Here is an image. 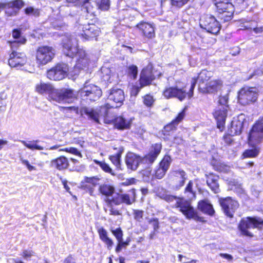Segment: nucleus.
Returning <instances> with one entry per match:
<instances>
[{
  "label": "nucleus",
  "instance_id": "obj_27",
  "mask_svg": "<svg viewBox=\"0 0 263 263\" xmlns=\"http://www.w3.org/2000/svg\"><path fill=\"white\" fill-rule=\"evenodd\" d=\"M54 86L49 83L40 82L35 87V91L41 95H47L48 99L52 101L55 91Z\"/></svg>",
  "mask_w": 263,
  "mask_h": 263
},
{
  "label": "nucleus",
  "instance_id": "obj_12",
  "mask_svg": "<svg viewBox=\"0 0 263 263\" xmlns=\"http://www.w3.org/2000/svg\"><path fill=\"white\" fill-rule=\"evenodd\" d=\"M172 159L168 154H165L156 166L152 174V180L161 179L166 175L168 170Z\"/></svg>",
  "mask_w": 263,
  "mask_h": 263
},
{
  "label": "nucleus",
  "instance_id": "obj_44",
  "mask_svg": "<svg viewBox=\"0 0 263 263\" xmlns=\"http://www.w3.org/2000/svg\"><path fill=\"white\" fill-rule=\"evenodd\" d=\"M93 162L99 165L102 171L105 173H108L112 176L115 175V173L112 168L110 167L109 165L106 163L104 161H99L96 159L93 160Z\"/></svg>",
  "mask_w": 263,
  "mask_h": 263
},
{
  "label": "nucleus",
  "instance_id": "obj_26",
  "mask_svg": "<svg viewBox=\"0 0 263 263\" xmlns=\"http://www.w3.org/2000/svg\"><path fill=\"white\" fill-rule=\"evenodd\" d=\"M12 36L14 39L13 41H8L7 43L10 48L19 47L20 45H24L27 42V39L22 35L21 28H14L11 31Z\"/></svg>",
  "mask_w": 263,
  "mask_h": 263
},
{
  "label": "nucleus",
  "instance_id": "obj_21",
  "mask_svg": "<svg viewBox=\"0 0 263 263\" xmlns=\"http://www.w3.org/2000/svg\"><path fill=\"white\" fill-rule=\"evenodd\" d=\"M100 28L95 24H88L83 26L81 37L85 40H97L101 33Z\"/></svg>",
  "mask_w": 263,
  "mask_h": 263
},
{
  "label": "nucleus",
  "instance_id": "obj_15",
  "mask_svg": "<svg viewBox=\"0 0 263 263\" xmlns=\"http://www.w3.org/2000/svg\"><path fill=\"white\" fill-rule=\"evenodd\" d=\"M155 79L156 77L153 72V65L150 62L141 70L139 83L141 87H144L151 85Z\"/></svg>",
  "mask_w": 263,
  "mask_h": 263
},
{
  "label": "nucleus",
  "instance_id": "obj_61",
  "mask_svg": "<svg viewBox=\"0 0 263 263\" xmlns=\"http://www.w3.org/2000/svg\"><path fill=\"white\" fill-rule=\"evenodd\" d=\"M136 183V179L135 178H129L126 179L125 181L122 183L123 186H128L135 184Z\"/></svg>",
  "mask_w": 263,
  "mask_h": 263
},
{
  "label": "nucleus",
  "instance_id": "obj_37",
  "mask_svg": "<svg viewBox=\"0 0 263 263\" xmlns=\"http://www.w3.org/2000/svg\"><path fill=\"white\" fill-rule=\"evenodd\" d=\"M243 127V122L240 120L232 121L228 130L234 136L239 135L241 133Z\"/></svg>",
  "mask_w": 263,
  "mask_h": 263
},
{
  "label": "nucleus",
  "instance_id": "obj_55",
  "mask_svg": "<svg viewBox=\"0 0 263 263\" xmlns=\"http://www.w3.org/2000/svg\"><path fill=\"white\" fill-rule=\"evenodd\" d=\"M109 5V0H101L99 4V8L102 10H108Z\"/></svg>",
  "mask_w": 263,
  "mask_h": 263
},
{
  "label": "nucleus",
  "instance_id": "obj_20",
  "mask_svg": "<svg viewBox=\"0 0 263 263\" xmlns=\"http://www.w3.org/2000/svg\"><path fill=\"white\" fill-rule=\"evenodd\" d=\"M135 27L145 38L152 39L155 37V26L153 23L141 21Z\"/></svg>",
  "mask_w": 263,
  "mask_h": 263
},
{
  "label": "nucleus",
  "instance_id": "obj_46",
  "mask_svg": "<svg viewBox=\"0 0 263 263\" xmlns=\"http://www.w3.org/2000/svg\"><path fill=\"white\" fill-rule=\"evenodd\" d=\"M143 104L148 108H152L155 102V99L150 93H146L142 97Z\"/></svg>",
  "mask_w": 263,
  "mask_h": 263
},
{
  "label": "nucleus",
  "instance_id": "obj_5",
  "mask_svg": "<svg viewBox=\"0 0 263 263\" xmlns=\"http://www.w3.org/2000/svg\"><path fill=\"white\" fill-rule=\"evenodd\" d=\"M258 90L255 87L243 86L237 91V103L246 106L255 103L258 98Z\"/></svg>",
  "mask_w": 263,
  "mask_h": 263
},
{
  "label": "nucleus",
  "instance_id": "obj_33",
  "mask_svg": "<svg viewBox=\"0 0 263 263\" xmlns=\"http://www.w3.org/2000/svg\"><path fill=\"white\" fill-rule=\"evenodd\" d=\"M80 112L82 116H86L88 119L97 123H100V113L99 110H96L85 106L81 108Z\"/></svg>",
  "mask_w": 263,
  "mask_h": 263
},
{
  "label": "nucleus",
  "instance_id": "obj_45",
  "mask_svg": "<svg viewBox=\"0 0 263 263\" xmlns=\"http://www.w3.org/2000/svg\"><path fill=\"white\" fill-rule=\"evenodd\" d=\"M184 193L186 195L189 199L192 200L196 198V192L193 190V183L190 180L184 190Z\"/></svg>",
  "mask_w": 263,
  "mask_h": 263
},
{
  "label": "nucleus",
  "instance_id": "obj_23",
  "mask_svg": "<svg viewBox=\"0 0 263 263\" xmlns=\"http://www.w3.org/2000/svg\"><path fill=\"white\" fill-rule=\"evenodd\" d=\"M74 54H71L70 56L77 57L75 66L79 69H83L87 67L89 64L90 60L86 50L82 48H77L75 49Z\"/></svg>",
  "mask_w": 263,
  "mask_h": 263
},
{
  "label": "nucleus",
  "instance_id": "obj_11",
  "mask_svg": "<svg viewBox=\"0 0 263 263\" xmlns=\"http://www.w3.org/2000/svg\"><path fill=\"white\" fill-rule=\"evenodd\" d=\"M186 107L183 108L170 122L164 126L161 130L162 135L165 140H168L169 137L174 133L179 123L182 122L186 114Z\"/></svg>",
  "mask_w": 263,
  "mask_h": 263
},
{
  "label": "nucleus",
  "instance_id": "obj_18",
  "mask_svg": "<svg viewBox=\"0 0 263 263\" xmlns=\"http://www.w3.org/2000/svg\"><path fill=\"white\" fill-rule=\"evenodd\" d=\"M169 178L174 184L175 190H179L184 186L187 179V175L183 170H173L170 173Z\"/></svg>",
  "mask_w": 263,
  "mask_h": 263
},
{
  "label": "nucleus",
  "instance_id": "obj_41",
  "mask_svg": "<svg viewBox=\"0 0 263 263\" xmlns=\"http://www.w3.org/2000/svg\"><path fill=\"white\" fill-rule=\"evenodd\" d=\"M113 108H114V107L108 103L99 107V111L100 113V117H102L104 118V122L105 123L106 121L111 119H110L109 110Z\"/></svg>",
  "mask_w": 263,
  "mask_h": 263
},
{
  "label": "nucleus",
  "instance_id": "obj_50",
  "mask_svg": "<svg viewBox=\"0 0 263 263\" xmlns=\"http://www.w3.org/2000/svg\"><path fill=\"white\" fill-rule=\"evenodd\" d=\"M38 140H35L33 141H30L29 143H25V146L28 148L33 151V150H43L44 149L43 146L39 145L37 144Z\"/></svg>",
  "mask_w": 263,
  "mask_h": 263
},
{
  "label": "nucleus",
  "instance_id": "obj_13",
  "mask_svg": "<svg viewBox=\"0 0 263 263\" xmlns=\"http://www.w3.org/2000/svg\"><path fill=\"white\" fill-rule=\"evenodd\" d=\"M218 202L225 216L230 219L234 218L239 206L238 202L231 197H220L218 199Z\"/></svg>",
  "mask_w": 263,
  "mask_h": 263
},
{
  "label": "nucleus",
  "instance_id": "obj_62",
  "mask_svg": "<svg viewBox=\"0 0 263 263\" xmlns=\"http://www.w3.org/2000/svg\"><path fill=\"white\" fill-rule=\"evenodd\" d=\"M22 163L27 167L29 171L36 170V167L30 165L29 161L27 160H22Z\"/></svg>",
  "mask_w": 263,
  "mask_h": 263
},
{
  "label": "nucleus",
  "instance_id": "obj_58",
  "mask_svg": "<svg viewBox=\"0 0 263 263\" xmlns=\"http://www.w3.org/2000/svg\"><path fill=\"white\" fill-rule=\"evenodd\" d=\"M143 88V87H141V86L139 85V86H133L131 89L130 91V94L131 96H134L136 97L138 95L139 92L140 91V89L141 88Z\"/></svg>",
  "mask_w": 263,
  "mask_h": 263
},
{
  "label": "nucleus",
  "instance_id": "obj_49",
  "mask_svg": "<svg viewBox=\"0 0 263 263\" xmlns=\"http://www.w3.org/2000/svg\"><path fill=\"white\" fill-rule=\"evenodd\" d=\"M211 165L213 167V169L216 171L221 172L224 168V165L213 158L210 162Z\"/></svg>",
  "mask_w": 263,
  "mask_h": 263
},
{
  "label": "nucleus",
  "instance_id": "obj_29",
  "mask_svg": "<svg viewBox=\"0 0 263 263\" xmlns=\"http://www.w3.org/2000/svg\"><path fill=\"white\" fill-rule=\"evenodd\" d=\"M197 209L203 214L213 217L215 215V211L213 205L208 199H204L199 200L197 204Z\"/></svg>",
  "mask_w": 263,
  "mask_h": 263
},
{
  "label": "nucleus",
  "instance_id": "obj_57",
  "mask_svg": "<svg viewBox=\"0 0 263 263\" xmlns=\"http://www.w3.org/2000/svg\"><path fill=\"white\" fill-rule=\"evenodd\" d=\"M63 151H65L67 153H69L70 154H73L76 156H79L81 155L80 152L79 151L78 148L73 147H66L62 149Z\"/></svg>",
  "mask_w": 263,
  "mask_h": 263
},
{
  "label": "nucleus",
  "instance_id": "obj_59",
  "mask_svg": "<svg viewBox=\"0 0 263 263\" xmlns=\"http://www.w3.org/2000/svg\"><path fill=\"white\" fill-rule=\"evenodd\" d=\"M148 222L152 223L154 230L158 231L159 228V222L158 218H152L149 220Z\"/></svg>",
  "mask_w": 263,
  "mask_h": 263
},
{
  "label": "nucleus",
  "instance_id": "obj_31",
  "mask_svg": "<svg viewBox=\"0 0 263 263\" xmlns=\"http://www.w3.org/2000/svg\"><path fill=\"white\" fill-rule=\"evenodd\" d=\"M206 178V182L208 186L211 191L215 194L220 192L219 184L218 180L219 179V175L214 173H209L205 175Z\"/></svg>",
  "mask_w": 263,
  "mask_h": 263
},
{
  "label": "nucleus",
  "instance_id": "obj_51",
  "mask_svg": "<svg viewBox=\"0 0 263 263\" xmlns=\"http://www.w3.org/2000/svg\"><path fill=\"white\" fill-rule=\"evenodd\" d=\"M229 101V96L228 95H225L223 96H219L218 97V104L219 105L222 106V108H228Z\"/></svg>",
  "mask_w": 263,
  "mask_h": 263
},
{
  "label": "nucleus",
  "instance_id": "obj_43",
  "mask_svg": "<svg viewBox=\"0 0 263 263\" xmlns=\"http://www.w3.org/2000/svg\"><path fill=\"white\" fill-rule=\"evenodd\" d=\"M6 8H11L18 11L25 5L23 0H12L10 2H5Z\"/></svg>",
  "mask_w": 263,
  "mask_h": 263
},
{
  "label": "nucleus",
  "instance_id": "obj_52",
  "mask_svg": "<svg viewBox=\"0 0 263 263\" xmlns=\"http://www.w3.org/2000/svg\"><path fill=\"white\" fill-rule=\"evenodd\" d=\"M61 110H63L65 114L74 112L76 114H78L79 109L78 106H72L69 107H61Z\"/></svg>",
  "mask_w": 263,
  "mask_h": 263
},
{
  "label": "nucleus",
  "instance_id": "obj_53",
  "mask_svg": "<svg viewBox=\"0 0 263 263\" xmlns=\"http://www.w3.org/2000/svg\"><path fill=\"white\" fill-rule=\"evenodd\" d=\"M144 212L140 210H133V216L135 220L141 222L143 218Z\"/></svg>",
  "mask_w": 263,
  "mask_h": 263
},
{
  "label": "nucleus",
  "instance_id": "obj_4",
  "mask_svg": "<svg viewBox=\"0 0 263 263\" xmlns=\"http://www.w3.org/2000/svg\"><path fill=\"white\" fill-rule=\"evenodd\" d=\"M263 226V219L257 217L248 216L242 218L237 226V228L242 236L252 238L254 237L249 229H261Z\"/></svg>",
  "mask_w": 263,
  "mask_h": 263
},
{
  "label": "nucleus",
  "instance_id": "obj_3",
  "mask_svg": "<svg viewBox=\"0 0 263 263\" xmlns=\"http://www.w3.org/2000/svg\"><path fill=\"white\" fill-rule=\"evenodd\" d=\"M165 200L168 202L175 200V203L172 206V208L178 209L186 219H193L196 221L202 222L205 221L204 220V217L198 215V212L195 210L189 200L185 199L183 197L174 195L166 196L165 197Z\"/></svg>",
  "mask_w": 263,
  "mask_h": 263
},
{
  "label": "nucleus",
  "instance_id": "obj_42",
  "mask_svg": "<svg viewBox=\"0 0 263 263\" xmlns=\"http://www.w3.org/2000/svg\"><path fill=\"white\" fill-rule=\"evenodd\" d=\"M252 149L245 150L241 155V158H252L256 157L259 154L260 149L258 147L254 145Z\"/></svg>",
  "mask_w": 263,
  "mask_h": 263
},
{
  "label": "nucleus",
  "instance_id": "obj_28",
  "mask_svg": "<svg viewBox=\"0 0 263 263\" xmlns=\"http://www.w3.org/2000/svg\"><path fill=\"white\" fill-rule=\"evenodd\" d=\"M110 232L117 239V243L115 248V251L118 254L123 250L126 249L127 247L123 240V231L121 228L118 227L115 229H111Z\"/></svg>",
  "mask_w": 263,
  "mask_h": 263
},
{
  "label": "nucleus",
  "instance_id": "obj_9",
  "mask_svg": "<svg viewBox=\"0 0 263 263\" xmlns=\"http://www.w3.org/2000/svg\"><path fill=\"white\" fill-rule=\"evenodd\" d=\"M18 48H10L8 52V64L11 68L20 69L26 65L28 58L24 52L17 51Z\"/></svg>",
  "mask_w": 263,
  "mask_h": 263
},
{
  "label": "nucleus",
  "instance_id": "obj_19",
  "mask_svg": "<svg viewBox=\"0 0 263 263\" xmlns=\"http://www.w3.org/2000/svg\"><path fill=\"white\" fill-rule=\"evenodd\" d=\"M162 149L161 142L152 144L150 146L149 152L144 155L145 164L152 165L157 160Z\"/></svg>",
  "mask_w": 263,
  "mask_h": 263
},
{
  "label": "nucleus",
  "instance_id": "obj_63",
  "mask_svg": "<svg viewBox=\"0 0 263 263\" xmlns=\"http://www.w3.org/2000/svg\"><path fill=\"white\" fill-rule=\"evenodd\" d=\"M62 263H74V259L72 255L69 254L64 259Z\"/></svg>",
  "mask_w": 263,
  "mask_h": 263
},
{
  "label": "nucleus",
  "instance_id": "obj_2",
  "mask_svg": "<svg viewBox=\"0 0 263 263\" xmlns=\"http://www.w3.org/2000/svg\"><path fill=\"white\" fill-rule=\"evenodd\" d=\"M213 76L210 71L203 69L193 77L190 86L191 92L194 95L196 83H198V91L202 94H215L223 86V81L220 79L212 80Z\"/></svg>",
  "mask_w": 263,
  "mask_h": 263
},
{
  "label": "nucleus",
  "instance_id": "obj_47",
  "mask_svg": "<svg viewBox=\"0 0 263 263\" xmlns=\"http://www.w3.org/2000/svg\"><path fill=\"white\" fill-rule=\"evenodd\" d=\"M138 72V67L135 65H130L127 68L126 73L128 76L132 79L135 80L137 78Z\"/></svg>",
  "mask_w": 263,
  "mask_h": 263
},
{
  "label": "nucleus",
  "instance_id": "obj_17",
  "mask_svg": "<svg viewBox=\"0 0 263 263\" xmlns=\"http://www.w3.org/2000/svg\"><path fill=\"white\" fill-rule=\"evenodd\" d=\"M74 90L72 88H67L61 89H55L52 101L58 103L68 102L69 100L76 98Z\"/></svg>",
  "mask_w": 263,
  "mask_h": 263
},
{
  "label": "nucleus",
  "instance_id": "obj_14",
  "mask_svg": "<svg viewBox=\"0 0 263 263\" xmlns=\"http://www.w3.org/2000/svg\"><path fill=\"white\" fill-rule=\"evenodd\" d=\"M200 26L208 32L217 34L221 29V26L215 17L211 14H204L200 20Z\"/></svg>",
  "mask_w": 263,
  "mask_h": 263
},
{
  "label": "nucleus",
  "instance_id": "obj_60",
  "mask_svg": "<svg viewBox=\"0 0 263 263\" xmlns=\"http://www.w3.org/2000/svg\"><path fill=\"white\" fill-rule=\"evenodd\" d=\"M89 1L90 0H65V1L68 3H73L81 5H84L85 4L88 3Z\"/></svg>",
  "mask_w": 263,
  "mask_h": 263
},
{
  "label": "nucleus",
  "instance_id": "obj_6",
  "mask_svg": "<svg viewBox=\"0 0 263 263\" xmlns=\"http://www.w3.org/2000/svg\"><path fill=\"white\" fill-rule=\"evenodd\" d=\"M55 56L54 48L48 45H42L37 47L34 53V59L39 67L51 62Z\"/></svg>",
  "mask_w": 263,
  "mask_h": 263
},
{
  "label": "nucleus",
  "instance_id": "obj_8",
  "mask_svg": "<svg viewBox=\"0 0 263 263\" xmlns=\"http://www.w3.org/2000/svg\"><path fill=\"white\" fill-rule=\"evenodd\" d=\"M69 73V66L67 63L59 62L46 71V77L51 81H59L66 78Z\"/></svg>",
  "mask_w": 263,
  "mask_h": 263
},
{
  "label": "nucleus",
  "instance_id": "obj_39",
  "mask_svg": "<svg viewBox=\"0 0 263 263\" xmlns=\"http://www.w3.org/2000/svg\"><path fill=\"white\" fill-rule=\"evenodd\" d=\"M123 151L124 149L122 147L120 148L116 154L109 155L108 157L109 160L116 167V168L119 170H121V156Z\"/></svg>",
  "mask_w": 263,
  "mask_h": 263
},
{
  "label": "nucleus",
  "instance_id": "obj_24",
  "mask_svg": "<svg viewBox=\"0 0 263 263\" xmlns=\"http://www.w3.org/2000/svg\"><path fill=\"white\" fill-rule=\"evenodd\" d=\"M228 111L227 108H222L215 109L213 112V117L216 122V127L220 132L225 129Z\"/></svg>",
  "mask_w": 263,
  "mask_h": 263
},
{
  "label": "nucleus",
  "instance_id": "obj_35",
  "mask_svg": "<svg viewBox=\"0 0 263 263\" xmlns=\"http://www.w3.org/2000/svg\"><path fill=\"white\" fill-rule=\"evenodd\" d=\"M50 165L51 167H55L59 170H63L68 167L69 166V161L66 157L61 156L55 159L51 160L50 161Z\"/></svg>",
  "mask_w": 263,
  "mask_h": 263
},
{
  "label": "nucleus",
  "instance_id": "obj_22",
  "mask_svg": "<svg viewBox=\"0 0 263 263\" xmlns=\"http://www.w3.org/2000/svg\"><path fill=\"white\" fill-rule=\"evenodd\" d=\"M100 178L96 176L92 177H84L81 182L80 188L88 193L90 196H93L95 187L99 184Z\"/></svg>",
  "mask_w": 263,
  "mask_h": 263
},
{
  "label": "nucleus",
  "instance_id": "obj_25",
  "mask_svg": "<svg viewBox=\"0 0 263 263\" xmlns=\"http://www.w3.org/2000/svg\"><path fill=\"white\" fill-rule=\"evenodd\" d=\"M106 123L112 124L115 128L123 130L130 129L132 126V120H127L123 116H119L107 120Z\"/></svg>",
  "mask_w": 263,
  "mask_h": 263
},
{
  "label": "nucleus",
  "instance_id": "obj_34",
  "mask_svg": "<svg viewBox=\"0 0 263 263\" xmlns=\"http://www.w3.org/2000/svg\"><path fill=\"white\" fill-rule=\"evenodd\" d=\"M99 238L104 242L108 250H110L114 245V240L109 237L107 231L103 227L98 230Z\"/></svg>",
  "mask_w": 263,
  "mask_h": 263
},
{
  "label": "nucleus",
  "instance_id": "obj_36",
  "mask_svg": "<svg viewBox=\"0 0 263 263\" xmlns=\"http://www.w3.org/2000/svg\"><path fill=\"white\" fill-rule=\"evenodd\" d=\"M215 7L216 14L223 12V10L229 9L234 6L232 2L229 0H219L213 2Z\"/></svg>",
  "mask_w": 263,
  "mask_h": 263
},
{
  "label": "nucleus",
  "instance_id": "obj_32",
  "mask_svg": "<svg viewBox=\"0 0 263 263\" xmlns=\"http://www.w3.org/2000/svg\"><path fill=\"white\" fill-rule=\"evenodd\" d=\"M108 98L116 103L115 107H118L123 104L125 97L124 92L122 89L113 88L110 90Z\"/></svg>",
  "mask_w": 263,
  "mask_h": 263
},
{
  "label": "nucleus",
  "instance_id": "obj_54",
  "mask_svg": "<svg viewBox=\"0 0 263 263\" xmlns=\"http://www.w3.org/2000/svg\"><path fill=\"white\" fill-rule=\"evenodd\" d=\"M172 6L176 8H181L186 4L190 0H171Z\"/></svg>",
  "mask_w": 263,
  "mask_h": 263
},
{
  "label": "nucleus",
  "instance_id": "obj_1",
  "mask_svg": "<svg viewBox=\"0 0 263 263\" xmlns=\"http://www.w3.org/2000/svg\"><path fill=\"white\" fill-rule=\"evenodd\" d=\"M99 193L105 197L104 201L107 207L109 208V214L114 216L121 215L120 211L114 208L122 204L129 205L136 201V190L132 188L127 193H116L115 187L110 183H102L98 188Z\"/></svg>",
  "mask_w": 263,
  "mask_h": 263
},
{
  "label": "nucleus",
  "instance_id": "obj_10",
  "mask_svg": "<svg viewBox=\"0 0 263 263\" xmlns=\"http://www.w3.org/2000/svg\"><path fill=\"white\" fill-rule=\"evenodd\" d=\"M162 95L166 99L177 98L180 101L186 99H191L194 96L190 88L186 92L183 87L179 88L177 86L165 87L162 91Z\"/></svg>",
  "mask_w": 263,
  "mask_h": 263
},
{
  "label": "nucleus",
  "instance_id": "obj_7",
  "mask_svg": "<svg viewBox=\"0 0 263 263\" xmlns=\"http://www.w3.org/2000/svg\"><path fill=\"white\" fill-rule=\"evenodd\" d=\"M80 98L86 102H95L102 95V90L97 85L86 82L78 91Z\"/></svg>",
  "mask_w": 263,
  "mask_h": 263
},
{
  "label": "nucleus",
  "instance_id": "obj_30",
  "mask_svg": "<svg viewBox=\"0 0 263 263\" xmlns=\"http://www.w3.org/2000/svg\"><path fill=\"white\" fill-rule=\"evenodd\" d=\"M263 139V132H260L256 127L252 125L248 134L247 142L249 146H253L261 142Z\"/></svg>",
  "mask_w": 263,
  "mask_h": 263
},
{
  "label": "nucleus",
  "instance_id": "obj_48",
  "mask_svg": "<svg viewBox=\"0 0 263 263\" xmlns=\"http://www.w3.org/2000/svg\"><path fill=\"white\" fill-rule=\"evenodd\" d=\"M24 13L27 15H32L34 17H39L40 15V9L34 8L33 7H27L24 9Z\"/></svg>",
  "mask_w": 263,
  "mask_h": 263
},
{
  "label": "nucleus",
  "instance_id": "obj_56",
  "mask_svg": "<svg viewBox=\"0 0 263 263\" xmlns=\"http://www.w3.org/2000/svg\"><path fill=\"white\" fill-rule=\"evenodd\" d=\"M34 252L32 250H24L22 253V257L25 259H30L34 255Z\"/></svg>",
  "mask_w": 263,
  "mask_h": 263
},
{
  "label": "nucleus",
  "instance_id": "obj_38",
  "mask_svg": "<svg viewBox=\"0 0 263 263\" xmlns=\"http://www.w3.org/2000/svg\"><path fill=\"white\" fill-rule=\"evenodd\" d=\"M235 11L234 7L233 6L229 9L223 10V12L217 14V17L222 22L230 21L234 16Z\"/></svg>",
  "mask_w": 263,
  "mask_h": 263
},
{
  "label": "nucleus",
  "instance_id": "obj_40",
  "mask_svg": "<svg viewBox=\"0 0 263 263\" xmlns=\"http://www.w3.org/2000/svg\"><path fill=\"white\" fill-rule=\"evenodd\" d=\"M234 136L230 132H228V130L224 133L220 139V144L222 147H228L233 145L234 143Z\"/></svg>",
  "mask_w": 263,
  "mask_h": 263
},
{
  "label": "nucleus",
  "instance_id": "obj_16",
  "mask_svg": "<svg viewBox=\"0 0 263 263\" xmlns=\"http://www.w3.org/2000/svg\"><path fill=\"white\" fill-rule=\"evenodd\" d=\"M143 156L132 152H128L125 156L124 161L127 169L130 171H135L141 163L145 164Z\"/></svg>",
  "mask_w": 263,
  "mask_h": 263
},
{
  "label": "nucleus",
  "instance_id": "obj_64",
  "mask_svg": "<svg viewBox=\"0 0 263 263\" xmlns=\"http://www.w3.org/2000/svg\"><path fill=\"white\" fill-rule=\"evenodd\" d=\"M6 98V95L4 92H1L0 93V104L1 106L0 107L2 106H6V103L5 101V100Z\"/></svg>",
  "mask_w": 263,
  "mask_h": 263
}]
</instances>
